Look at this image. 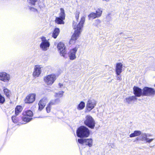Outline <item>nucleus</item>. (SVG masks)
Wrapping results in <instances>:
<instances>
[{"label": "nucleus", "mask_w": 155, "mask_h": 155, "mask_svg": "<svg viewBox=\"0 0 155 155\" xmlns=\"http://www.w3.org/2000/svg\"><path fill=\"white\" fill-rule=\"evenodd\" d=\"M85 20V18L84 16L82 17L81 21L76 27H74V29H76L75 30L74 33L72 35L71 38L70 39L69 43L70 44H74L75 41L79 37V35L81 33V30L83 27V24Z\"/></svg>", "instance_id": "obj_1"}, {"label": "nucleus", "mask_w": 155, "mask_h": 155, "mask_svg": "<svg viewBox=\"0 0 155 155\" xmlns=\"http://www.w3.org/2000/svg\"><path fill=\"white\" fill-rule=\"evenodd\" d=\"M90 133L89 129L84 126H80L76 130L77 136L81 138L88 137Z\"/></svg>", "instance_id": "obj_2"}, {"label": "nucleus", "mask_w": 155, "mask_h": 155, "mask_svg": "<svg viewBox=\"0 0 155 155\" xmlns=\"http://www.w3.org/2000/svg\"><path fill=\"white\" fill-rule=\"evenodd\" d=\"M84 124L85 125L91 129H94L95 125L94 119L90 115H87L85 117Z\"/></svg>", "instance_id": "obj_3"}, {"label": "nucleus", "mask_w": 155, "mask_h": 155, "mask_svg": "<svg viewBox=\"0 0 155 155\" xmlns=\"http://www.w3.org/2000/svg\"><path fill=\"white\" fill-rule=\"evenodd\" d=\"M143 96H150L155 94V90L154 89L147 87L143 88Z\"/></svg>", "instance_id": "obj_4"}, {"label": "nucleus", "mask_w": 155, "mask_h": 155, "mask_svg": "<svg viewBox=\"0 0 155 155\" xmlns=\"http://www.w3.org/2000/svg\"><path fill=\"white\" fill-rule=\"evenodd\" d=\"M41 39L42 42L40 45V47L43 51H46L48 49L50 46V43L46 39L45 37H42Z\"/></svg>", "instance_id": "obj_5"}, {"label": "nucleus", "mask_w": 155, "mask_h": 155, "mask_svg": "<svg viewBox=\"0 0 155 155\" xmlns=\"http://www.w3.org/2000/svg\"><path fill=\"white\" fill-rule=\"evenodd\" d=\"M78 141L79 143L81 144L85 143V145H87L89 147H91L92 146L93 140L91 138L84 139L80 138L78 139Z\"/></svg>", "instance_id": "obj_6"}, {"label": "nucleus", "mask_w": 155, "mask_h": 155, "mask_svg": "<svg viewBox=\"0 0 155 155\" xmlns=\"http://www.w3.org/2000/svg\"><path fill=\"white\" fill-rule=\"evenodd\" d=\"M55 79V76L54 74L48 75L44 78L45 82L48 85L52 84Z\"/></svg>", "instance_id": "obj_7"}, {"label": "nucleus", "mask_w": 155, "mask_h": 155, "mask_svg": "<svg viewBox=\"0 0 155 155\" xmlns=\"http://www.w3.org/2000/svg\"><path fill=\"white\" fill-rule=\"evenodd\" d=\"M57 48L58 50L59 51L60 54L64 57L65 55L66 54V47L64 44L62 42H60L58 45Z\"/></svg>", "instance_id": "obj_8"}, {"label": "nucleus", "mask_w": 155, "mask_h": 155, "mask_svg": "<svg viewBox=\"0 0 155 155\" xmlns=\"http://www.w3.org/2000/svg\"><path fill=\"white\" fill-rule=\"evenodd\" d=\"M10 75L4 72H0V80L5 82H8L10 80Z\"/></svg>", "instance_id": "obj_9"}, {"label": "nucleus", "mask_w": 155, "mask_h": 155, "mask_svg": "<svg viewBox=\"0 0 155 155\" xmlns=\"http://www.w3.org/2000/svg\"><path fill=\"white\" fill-rule=\"evenodd\" d=\"M133 93L135 96L137 97H140L141 96H143V89L142 90L139 87L134 86L133 87Z\"/></svg>", "instance_id": "obj_10"}, {"label": "nucleus", "mask_w": 155, "mask_h": 155, "mask_svg": "<svg viewBox=\"0 0 155 155\" xmlns=\"http://www.w3.org/2000/svg\"><path fill=\"white\" fill-rule=\"evenodd\" d=\"M36 95L35 94H31L28 95L25 100V103L30 104L33 103L35 100Z\"/></svg>", "instance_id": "obj_11"}, {"label": "nucleus", "mask_w": 155, "mask_h": 155, "mask_svg": "<svg viewBox=\"0 0 155 155\" xmlns=\"http://www.w3.org/2000/svg\"><path fill=\"white\" fill-rule=\"evenodd\" d=\"M97 102L94 100H89L87 103L86 107L89 111L93 109L96 105Z\"/></svg>", "instance_id": "obj_12"}, {"label": "nucleus", "mask_w": 155, "mask_h": 155, "mask_svg": "<svg viewBox=\"0 0 155 155\" xmlns=\"http://www.w3.org/2000/svg\"><path fill=\"white\" fill-rule=\"evenodd\" d=\"M78 50L76 47L71 49L68 53V56L71 60H74L76 58V54Z\"/></svg>", "instance_id": "obj_13"}, {"label": "nucleus", "mask_w": 155, "mask_h": 155, "mask_svg": "<svg viewBox=\"0 0 155 155\" xmlns=\"http://www.w3.org/2000/svg\"><path fill=\"white\" fill-rule=\"evenodd\" d=\"M102 11L99 9H98L96 11V13L91 12L88 16L89 18H92L94 19L96 18L100 17L102 14Z\"/></svg>", "instance_id": "obj_14"}, {"label": "nucleus", "mask_w": 155, "mask_h": 155, "mask_svg": "<svg viewBox=\"0 0 155 155\" xmlns=\"http://www.w3.org/2000/svg\"><path fill=\"white\" fill-rule=\"evenodd\" d=\"M137 99V97L135 96H130L126 97L124 99V101L125 103L127 104H132Z\"/></svg>", "instance_id": "obj_15"}, {"label": "nucleus", "mask_w": 155, "mask_h": 155, "mask_svg": "<svg viewBox=\"0 0 155 155\" xmlns=\"http://www.w3.org/2000/svg\"><path fill=\"white\" fill-rule=\"evenodd\" d=\"M141 134V136L140 137V140L142 141H144L147 143H150L154 140L153 138L150 139L147 138L146 133H142Z\"/></svg>", "instance_id": "obj_16"}, {"label": "nucleus", "mask_w": 155, "mask_h": 155, "mask_svg": "<svg viewBox=\"0 0 155 155\" xmlns=\"http://www.w3.org/2000/svg\"><path fill=\"white\" fill-rule=\"evenodd\" d=\"M122 64L121 63L117 64L116 67V72L117 75H119L122 72Z\"/></svg>", "instance_id": "obj_17"}, {"label": "nucleus", "mask_w": 155, "mask_h": 155, "mask_svg": "<svg viewBox=\"0 0 155 155\" xmlns=\"http://www.w3.org/2000/svg\"><path fill=\"white\" fill-rule=\"evenodd\" d=\"M41 73V68L36 66L35 68V71L33 73L34 76L38 77Z\"/></svg>", "instance_id": "obj_18"}, {"label": "nucleus", "mask_w": 155, "mask_h": 155, "mask_svg": "<svg viewBox=\"0 0 155 155\" xmlns=\"http://www.w3.org/2000/svg\"><path fill=\"white\" fill-rule=\"evenodd\" d=\"M60 29L58 28H55L52 33V37L54 38H56L60 32Z\"/></svg>", "instance_id": "obj_19"}, {"label": "nucleus", "mask_w": 155, "mask_h": 155, "mask_svg": "<svg viewBox=\"0 0 155 155\" xmlns=\"http://www.w3.org/2000/svg\"><path fill=\"white\" fill-rule=\"evenodd\" d=\"M141 134V132L140 130H135L134 133H132L130 135V137H133L136 136L140 135Z\"/></svg>", "instance_id": "obj_20"}, {"label": "nucleus", "mask_w": 155, "mask_h": 155, "mask_svg": "<svg viewBox=\"0 0 155 155\" xmlns=\"http://www.w3.org/2000/svg\"><path fill=\"white\" fill-rule=\"evenodd\" d=\"M22 108L20 105L17 106L15 108V114L16 116L18 115L22 110Z\"/></svg>", "instance_id": "obj_21"}, {"label": "nucleus", "mask_w": 155, "mask_h": 155, "mask_svg": "<svg viewBox=\"0 0 155 155\" xmlns=\"http://www.w3.org/2000/svg\"><path fill=\"white\" fill-rule=\"evenodd\" d=\"M85 106V104L84 102L81 101L77 106V109L78 110H81L83 109Z\"/></svg>", "instance_id": "obj_22"}, {"label": "nucleus", "mask_w": 155, "mask_h": 155, "mask_svg": "<svg viewBox=\"0 0 155 155\" xmlns=\"http://www.w3.org/2000/svg\"><path fill=\"white\" fill-rule=\"evenodd\" d=\"M60 13L59 14V17L62 18L64 20L65 15L64 12V11L63 8H61L60 9Z\"/></svg>", "instance_id": "obj_23"}, {"label": "nucleus", "mask_w": 155, "mask_h": 155, "mask_svg": "<svg viewBox=\"0 0 155 155\" xmlns=\"http://www.w3.org/2000/svg\"><path fill=\"white\" fill-rule=\"evenodd\" d=\"M60 100L58 98H57L54 100H51L48 104L49 105L51 106L52 105H55L56 104L59 103Z\"/></svg>", "instance_id": "obj_24"}, {"label": "nucleus", "mask_w": 155, "mask_h": 155, "mask_svg": "<svg viewBox=\"0 0 155 155\" xmlns=\"http://www.w3.org/2000/svg\"><path fill=\"white\" fill-rule=\"evenodd\" d=\"M4 93L7 98H9L11 94L10 90L7 88H4L3 89Z\"/></svg>", "instance_id": "obj_25"}, {"label": "nucleus", "mask_w": 155, "mask_h": 155, "mask_svg": "<svg viewBox=\"0 0 155 155\" xmlns=\"http://www.w3.org/2000/svg\"><path fill=\"white\" fill-rule=\"evenodd\" d=\"M64 19L59 17H56L55 18V21L56 23L58 24H64Z\"/></svg>", "instance_id": "obj_26"}, {"label": "nucleus", "mask_w": 155, "mask_h": 155, "mask_svg": "<svg viewBox=\"0 0 155 155\" xmlns=\"http://www.w3.org/2000/svg\"><path fill=\"white\" fill-rule=\"evenodd\" d=\"M22 114L23 115L27 117H31L33 115V113L31 110H28L26 112L23 113Z\"/></svg>", "instance_id": "obj_27"}, {"label": "nucleus", "mask_w": 155, "mask_h": 155, "mask_svg": "<svg viewBox=\"0 0 155 155\" xmlns=\"http://www.w3.org/2000/svg\"><path fill=\"white\" fill-rule=\"evenodd\" d=\"M38 110L41 111L44 107L45 105L42 104L41 103V101H40L38 103Z\"/></svg>", "instance_id": "obj_28"}, {"label": "nucleus", "mask_w": 155, "mask_h": 155, "mask_svg": "<svg viewBox=\"0 0 155 155\" xmlns=\"http://www.w3.org/2000/svg\"><path fill=\"white\" fill-rule=\"evenodd\" d=\"M22 120L24 122H28L31 120L32 119V118L28 117H22Z\"/></svg>", "instance_id": "obj_29"}, {"label": "nucleus", "mask_w": 155, "mask_h": 155, "mask_svg": "<svg viewBox=\"0 0 155 155\" xmlns=\"http://www.w3.org/2000/svg\"><path fill=\"white\" fill-rule=\"evenodd\" d=\"M5 101V99L4 96L2 95L0 93V104H3Z\"/></svg>", "instance_id": "obj_30"}, {"label": "nucleus", "mask_w": 155, "mask_h": 155, "mask_svg": "<svg viewBox=\"0 0 155 155\" xmlns=\"http://www.w3.org/2000/svg\"><path fill=\"white\" fill-rule=\"evenodd\" d=\"M64 93V92L63 91H60L58 93L55 94V97H61Z\"/></svg>", "instance_id": "obj_31"}, {"label": "nucleus", "mask_w": 155, "mask_h": 155, "mask_svg": "<svg viewBox=\"0 0 155 155\" xmlns=\"http://www.w3.org/2000/svg\"><path fill=\"white\" fill-rule=\"evenodd\" d=\"M40 101H41V103L45 105L47 102V99L46 98H44L41 99Z\"/></svg>", "instance_id": "obj_32"}, {"label": "nucleus", "mask_w": 155, "mask_h": 155, "mask_svg": "<svg viewBox=\"0 0 155 155\" xmlns=\"http://www.w3.org/2000/svg\"><path fill=\"white\" fill-rule=\"evenodd\" d=\"M80 13V12H79L78 11H77L75 13V18H76V20L77 21H78Z\"/></svg>", "instance_id": "obj_33"}, {"label": "nucleus", "mask_w": 155, "mask_h": 155, "mask_svg": "<svg viewBox=\"0 0 155 155\" xmlns=\"http://www.w3.org/2000/svg\"><path fill=\"white\" fill-rule=\"evenodd\" d=\"M100 23V20L97 19L95 20V23H94V25L96 26H98Z\"/></svg>", "instance_id": "obj_34"}, {"label": "nucleus", "mask_w": 155, "mask_h": 155, "mask_svg": "<svg viewBox=\"0 0 155 155\" xmlns=\"http://www.w3.org/2000/svg\"><path fill=\"white\" fill-rule=\"evenodd\" d=\"M51 106L49 105V104H48L47 106L46 107V110L47 112L48 113H49L50 111Z\"/></svg>", "instance_id": "obj_35"}, {"label": "nucleus", "mask_w": 155, "mask_h": 155, "mask_svg": "<svg viewBox=\"0 0 155 155\" xmlns=\"http://www.w3.org/2000/svg\"><path fill=\"white\" fill-rule=\"evenodd\" d=\"M38 0H30L29 3L32 5H35V3Z\"/></svg>", "instance_id": "obj_36"}, {"label": "nucleus", "mask_w": 155, "mask_h": 155, "mask_svg": "<svg viewBox=\"0 0 155 155\" xmlns=\"http://www.w3.org/2000/svg\"><path fill=\"white\" fill-rule=\"evenodd\" d=\"M15 116H13L12 117V120L14 123H16L17 122V120L15 119Z\"/></svg>", "instance_id": "obj_37"}, {"label": "nucleus", "mask_w": 155, "mask_h": 155, "mask_svg": "<svg viewBox=\"0 0 155 155\" xmlns=\"http://www.w3.org/2000/svg\"><path fill=\"white\" fill-rule=\"evenodd\" d=\"M30 10H32L34 12L37 11V9L34 8H32V7L30 8Z\"/></svg>", "instance_id": "obj_38"}, {"label": "nucleus", "mask_w": 155, "mask_h": 155, "mask_svg": "<svg viewBox=\"0 0 155 155\" xmlns=\"http://www.w3.org/2000/svg\"><path fill=\"white\" fill-rule=\"evenodd\" d=\"M117 80H120V81L121 80V78L120 76H117Z\"/></svg>", "instance_id": "obj_39"}, {"label": "nucleus", "mask_w": 155, "mask_h": 155, "mask_svg": "<svg viewBox=\"0 0 155 155\" xmlns=\"http://www.w3.org/2000/svg\"><path fill=\"white\" fill-rule=\"evenodd\" d=\"M59 85L60 87L61 88L62 86H63V84H61V83H59Z\"/></svg>", "instance_id": "obj_40"}, {"label": "nucleus", "mask_w": 155, "mask_h": 155, "mask_svg": "<svg viewBox=\"0 0 155 155\" xmlns=\"http://www.w3.org/2000/svg\"><path fill=\"white\" fill-rule=\"evenodd\" d=\"M147 138H148V137H150L152 135H151L149 134H147Z\"/></svg>", "instance_id": "obj_41"}, {"label": "nucleus", "mask_w": 155, "mask_h": 155, "mask_svg": "<svg viewBox=\"0 0 155 155\" xmlns=\"http://www.w3.org/2000/svg\"><path fill=\"white\" fill-rule=\"evenodd\" d=\"M136 140H140V137H137V138H136Z\"/></svg>", "instance_id": "obj_42"}, {"label": "nucleus", "mask_w": 155, "mask_h": 155, "mask_svg": "<svg viewBox=\"0 0 155 155\" xmlns=\"http://www.w3.org/2000/svg\"><path fill=\"white\" fill-rule=\"evenodd\" d=\"M103 1H104L106 2H109L110 0H103Z\"/></svg>", "instance_id": "obj_43"}, {"label": "nucleus", "mask_w": 155, "mask_h": 155, "mask_svg": "<svg viewBox=\"0 0 155 155\" xmlns=\"http://www.w3.org/2000/svg\"><path fill=\"white\" fill-rule=\"evenodd\" d=\"M123 34L122 32H121L120 33V34L121 35V34Z\"/></svg>", "instance_id": "obj_44"}, {"label": "nucleus", "mask_w": 155, "mask_h": 155, "mask_svg": "<svg viewBox=\"0 0 155 155\" xmlns=\"http://www.w3.org/2000/svg\"><path fill=\"white\" fill-rule=\"evenodd\" d=\"M154 86H155V84Z\"/></svg>", "instance_id": "obj_45"}]
</instances>
